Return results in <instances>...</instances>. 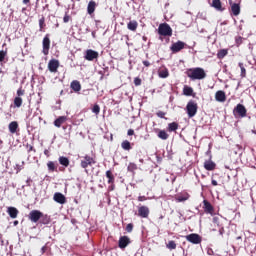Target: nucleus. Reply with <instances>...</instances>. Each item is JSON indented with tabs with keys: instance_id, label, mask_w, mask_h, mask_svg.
Wrapping results in <instances>:
<instances>
[{
	"instance_id": "5",
	"label": "nucleus",
	"mask_w": 256,
	"mask_h": 256,
	"mask_svg": "<svg viewBox=\"0 0 256 256\" xmlns=\"http://www.w3.org/2000/svg\"><path fill=\"white\" fill-rule=\"evenodd\" d=\"M199 107L197 106V102L190 100L186 105V113L188 117L191 119L197 115V109Z\"/></svg>"
},
{
	"instance_id": "50",
	"label": "nucleus",
	"mask_w": 256,
	"mask_h": 256,
	"mask_svg": "<svg viewBox=\"0 0 256 256\" xmlns=\"http://www.w3.org/2000/svg\"><path fill=\"white\" fill-rule=\"evenodd\" d=\"M127 135L129 137H131L132 135H135V130L134 129H129L128 132H127Z\"/></svg>"
},
{
	"instance_id": "25",
	"label": "nucleus",
	"mask_w": 256,
	"mask_h": 256,
	"mask_svg": "<svg viewBox=\"0 0 256 256\" xmlns=\"http://www.w3.org/2000/svg\"><path fill=\"white\" fill-rule=\"evenodd\" d=\"M203 205H204L205 213H213V206L211 205V203L209 201L204 200Z\"/></svg>"
},
{
	"instance_id": "34",
	"label": "nucleus",
	"mask_w": 256,
	"mask_h": 256,
	"mask_svg": "<svg viewBox=\"0 0 256 256\" xmlns=\"http://www.w3.org/2000/svg\"><path fill=\"white\" fill-rule=\"evenodd\" d=\"M47 167H48V171H50L51 173H53V171L57 170V165H55V162H53V161H49L47 163Z\"/></svg>"
},
{
	"instance_id": "32",
	"label": "nucleus",
	"mask_w": 256,
	"mask_h": 256,
	"mask_svg": "<svg viewBox=\"0 0 256 256\" xmlns=\"http://www.w3.org/2000/svg\"><path fill=\"white\" fill-rule=\"evenodd\" d=\"M158 137H159V139H162L163 141H167V139H169V134H167V132L165 130H160L158 132Z\"/></svg>"
},
{
	"instance_id": "23",
	"label": "nucleus",
	"mask_w": 256,
	"mask_h": 256,
	"mask_svg": "<svg viewBox=\"0 0 256 256\" xmlns=\"http://www.w3.org/2000/svg\"><path fill=\"white\" fill-rule=\"evenodd\" d=\"M70 87L75 91V93H79V91H81V83L77 80L72 81Z\"/></svg>"
},
{
	"instance_id": "47",
	"label": "nucleus",
	"mask_w": 256,
	"mask_h": 256,
	"mask_svg": "<svg viewBox=\"0 0 256 256\" xmlns=\"http://www.w3.org/2000/svg\"><path fill=\"white\" fill-rule=\"evenodd\" d=\"M17 95H18V97H23V95H25V90H22L21 88H19L17 90Z\"/></svg>"
},
{
	"instance_id": "44",
	"label": "nucleus",
	"mask_w": 256,
	"mask_h": 256,
	"mask_svg": "<svg viewBox=\"0 0 256 256\" xmlns=\"http://www.w3.org/2000/svg\"><path fill=\"white\" fill-rule=\"evenodd\" d=\"M156 115H157V117H159L160 119H165L166 113L163 112V111H158V112L156 113Z\"/></svg>"
},
{
	"instance_id": "55",
	"label": "nucleus",
	"mask_w": 256,
	"mask_h": 256,
	"mask_svg": "<svg viewBox=\"0 0 256 256\" xmlns=\"http://www.w3.org/2000/svg\"><path fill=\"white\" fill-rule=\"evenodd\" d=\"M108 189H109L110 191H114V189H115V184H111V185L108 187Z\"/></svg>"
},
{
	"instance_id": "14",
	"label": "nucleus",
	"mask_w": 256,
	"mask_h": 256,
	"mask_svg": "<svg viewBox=\"0 0 256 256\" xmlns=\"http://www.w3.org/2000/svg\"><path fill=\"white\" fill-rule=\"evenodd\" d=\"M138 216L142 219H147L149 217V207L141 206L138 208Z\"/></svg>"
},
{
	"instance_id": "1",
	"label": "nucleus",
	"mask_w": 256,
	"mask_h": 256,
	"mask_svg": "<svg viewBox=\"0 0 256 256\" xmlns=\"http://www.w3.org/2000/svg\"><path fill=\"white\" fill-rule=\"evenodd\" d=\"M186 75L189 77V79H191V81H201V79H205V77H207L205 70L200 67L188 69L186 71Z\"/></svg>"
},
{
	"instance_id": "40",
	"label": "nucleus",
	"mask_w": 256,
	"mask_h": 256,
	"mask_svg": "<svg viewBox=\"0 0 256 256\" xmlns=\"http://www.w3.org/2000/svg\"><path fill=\"white\" fill-rule=\"evenodd\" d=\"M100 112H101V107H99L98 104H95L92 108V113H95V115H99Z\"/></svg>"
},
{
	"instance_id": "54",
	"label": "nucleus",
	"mask_w": 256,
	"mask_h": 256,
	"mask_svg": "<svg viewBox=\"0 0 256 256\" xmlns=\"http://www.w3.org/2000/svg\"><path fill=\"white\" fill-rule=\"evenodd\" d=\"M28 153H31L33 151V146L32 145H27Z\"/></svg>"
},
{
	"instance_id": "58",
	"label": "nucleus",
	"mask_w": 256,
	"mask_h": 256,
	"mask_svg": "<svg viewBox=\"0 0 256 256\" xmlns=\"http://www.w3.org/2000/svg\"><path fill=\"white\" fill-rule=\"evenodd\" d=\"M212 185H213L214 187H217V185H218L217 180H212Z\"/></svg>"
},
{
	"instance_id": "18",
	"label": "nucleus",
	"mask_w": 256,
	"mask_h": 256,
	"mask_svg": "<svg viewBox=\"0 0 256 256\" xmlns=\"http://www.w3.org/2000/svg\"><path fill=\"white\" fill-rule=\"evenodd\" d=\"M216 167H217V164H215L213 160H206L204 162V169H206V171H215Z\"/></svg>"
},
{
	"instance_id": "53",
	"label": "nucleus",
	"mask_w": 256,
	"mask_h": 256,
	"mask_svg": "<svg viewBox=\"0 0 256 256\" xmlns=\"http://www.w3.org/2000/svg\"><path fill=\"white\" fill-rule=\"evenodd\" d=\"M142 63L145 67H149L151 65V63L147 60H144Z\"/></svg>"
},
{
	"instance_id": "35",
	"label": "nucleus",
	"mask_w": 256,
	"mask_h": 256,
	"mask_svg": "<svg viewBox=\"0 0 256 256\" xmlns=\"http://www.w3.org/2000/svg\"><path fill=\"white\" fill-rule=\"evenodd\" d=\"M167 249H170V251H173V249H177V243H175V241L170 240L167 244H166Z\"/></svg>"
},
{
	"instance_id": "62",
	"label": "nucleus",
	"mask_w": 256,
	"mask_h": 256,
	"mask_svg": "<svg viewBox=\"0 0 256 256\" xmlns=\"http://www.w3.org/2000/svg\"><path fill=\"white\" fill-rule=\"evenodd\" d=\"M16 225H19V221L17 220L14 221V226L16 227Z\"/></svg>"
},
{
	"instance_id": "31",
	"label": "nucleus",
	"mask_w": 256,
	"mask_h": 256,
	"mask_svg": "<svg viewBox=\"0 0 256 256\" xmlns=\"http://www.w3.org/2000/svg\"><path fill=\"white\" fill-rule=\"evenodd\" d=\"M238 66L240 67V71H241L240 76L242 78L247 77V70L245 69V64H243V62H239Z\"/></svg>"
},
{
	"instance_id": "2",
	"label": "nucleus",
	"mask_w": 256,
	"mask_h": 256,
	"mask_svg": "<svg viewBox=\"0 0 256 256\" xmlns=\"http://www.w3.org/2000/svg\"><path fill=\"white\" fill-rule=\"evenodd\" d=\"M44 220L42 221V223L44 225H47V223H49V216L47 215H43V212L39 211V210H32L30 211L28 218L30 219V221L32 223H37L39 221V219L43 218Z\"/></svg>"
},
{
	"instance_id": "27",
	"label": "nucleus",
	"mask_w": 256,
	"mask_h": 256,
	"mask_svg": "<svg viewBox=\"0 0 256 256\" xmlns=\"http://www.w3.org/2000/svg\"><path fill=\"white\" fill-rule=\"evenodd\" d=\"M106 177L108 179L109 185H113V183H115V176L113 175V172H111V170L106 171Z\"/></svg>"
},
{
	"instance_id": "36",
	"label": "nucleus",
	"mask_w": 256,
	"mask_h": 256,
	"mask_svg": "<svg viewBox=\"0 0 256 256\" xmlns=\"http://www.w3.org/2000/svg\"><path fill=\"white\" fill-rule=\"evenodd\" d=\"M227 49H221V50H219L218 51V53H217V57H218V59H223V58H225L226 57V55H227Z\"/></svg>"
},
{
	"instance_id": "8",
	"label": "nucleus",
	"mask_w": 256,
	"mask_h": 256,
	"mask_svg": "<svg viewBox=\"0 0 256 256\" xmlns=\"http://www.w3.org/2000/svg\"><path fill=\"white\" fill-rule=\"evenodd\" d=\"M186 241L193 243V245H199V243L202 241V238L199 236V234L192 233L186 236Z\"/></svg>"
},
{
	"instance_id": "13",
	"label": "nucleus",
	"mask_w": 256,
	"mask_h": 256,
	"mask_svg": "<svg viewBox=\"0 0 256 256\" xmlns=\"http://www.w3.org/2000/svg\"><path fill=\"white\" fill-rule=\"evenodd\" d=\"M230 5H231V13L234 15V17H238V15L241 14V6L237 3H233L230 0Z\"/></svg>"
},
{
	"instance_id": "30",
	"label": "nucleus",
	"mask_w": 256,
	"mask_h": 256,
	"mask_svg": "<svg viewBox=\"0 0 256 256\" xmlns=\"http://www.w3.org/2000/svg\"><path fill=\"white\" fill-rule=\"evenodd\" d=\"M179 129V124L177 122H172L168 124V131L173 133V131H177Z\"/></svg>"
},
{
	"instance_id": "6",
	"label": "nucleus",
	"mask_w": 256,
	"mask_h": 256,
	"mask_svg": "<svg viewBox=\"0 0 256 256\" xmlns=\"http://www.w3.org/2000/svg\"><path fill=\"white\" fill-rule=\"evenodd\" d=\"M91 165H95V158L89 155H85L84 157H82V160H81L82 169H87V167Z\"/></svg>"
},
{
	"instance_id": "63",
	"label": "nucleus",
	"mask_w": 256,
	"mask_h": 256,
	"mask_svg": "<svg viewBox=\"0 0 256 256\" xmlns=\"http://www.w3.org/2000/svg\"><path fill=\"white\" fill-rule=\"evenodd\" d=\"M140 163H143V159H140Z\"/></svg>"
},
{
	"instance_id": "43",
	"label": "nucleus",
	"mask_w": 256,
	"mask_h": 256,
	"mask_svg": "<svg viewBox=\"0 0 256 256\" xmlns=\"http://www.w3.org/2000/svg\"><path fill=\"white\" fill-rule=\"evenodd\" d=\"M39 27H40V31H43V29L45 27V18L44 17L39 19Z\"/></svg>"
},
{
	"instance_id": "24",
	"label": "nucleus",
	"mask_w": 256,
	"mask_h": 256,
	"mask_svg": "<svg viewBox=\"0 0 256 256\" xmlns=\"http://www.w3.org/2000/svg\"><path fill=\"white\" fill-rule=\"evenodd\" d=\"M8 129L12 134L17 133V129H19V124L17 123V121H13L9 124Z\"/></svg>"
},
{
	"instance_id": "59",
	"label": "nucleus",
	"mask_w": 256,
	"mask_h": 256,
	"mask_svg": "<svg viewBox=\"0 0 256 256\" xmlns=\"http://www.w3.org/2000/svg\"><path fill=\"white\" fill-rule=\"evenodd\" d=\"M41 251H42V253H45V252L47 251V246H43V247L41 248Z\"/></svg>"
},
{
	"instance_id": "49",
	"label": "nucleus",
	"mask_w": 256,
	"mask_h": 256,
	"mask_svg": "<svg viewBox=\"0 0 256 256\" xmlns=\"http://www.w3.org/2000/svg\"><path fill=\"white\" fill-rule=\"evenodd\" d=\"M235 41H236L237 45H241V43H243V38L241 36H238V37H236Z\"/></svg>"
},
{
	"instance_id": "28",
	"label": "nucleus",
	"mask_w": 256,
	"mask_h": 256,
	"mask_svg": "<svg viewBox=\"0 0 256 256\" xmlns=\"http://www.w3.org/2000/svg\"><path fill=\"white\" fill-rule=\"evenodd\" d=\"M58 161H59L60 165H62V167H69V158H67L65 156H60L58 158Z\"/></svg>"
},
{
	"instance_id": "22",
	"label": "nucleus",
	"mask_w": 256,
	"mask_h": 256,
	"mask_svg": "<svg viewBox=\"0 0 256 256\" xmlns=\"http://www.w3.org/2000/svg\"><path fill=\"white\" fill-rule=\"evenodd\" d=\"M95 7H97V3H95V1L91 0L88 3V7H87V11L89 15H93V13H95Z\"/></svg>"
},
{
	"instance_id": "7",
	"label": "nucleus",
	"mask_w": 256,
	"mask_h": 256,
	"mask_svg": "<svg viewBox=\"0 0 256 256\" xmlns=\"http://www.w3.org/2000/svg\"><path fill=\"white\" fill-rule=\"evenodd\" d=\"M84 58L86 59V61H95V59H99V52L88 49L85 52Z\"/></svg>"
},
{
	"instance_id": "57",
	"label": "nucleus",
	"mask_w": 256,
	"mask_h": 256,
	"mask_svg": "<svg viewBox=\"0 0 256 256\" xmlns=\"http://www.w3.org/2000/svg\"><path fill=\"white\" fill-rule=\"evenodd\" d=\"M207 253H208V255H213V249L209 248V249L207 250Z\"/></svg>"
},
{
	"instance_id": "20",
	"label": "nucleus",
	"mask_w": 256,
	"mask_h": 256,
	"mask_svg": "<svg viewBox=\"0 0 256 256\" xmlns=\"http://www.w3.org/2000/svg\"><path fill=\"white\" fill-rule=\"evenodd\" d=\"M211 7L216 9V11H225V8H223V5L221 4V0H212Z\"/></svg>"
},
{
	"instance_id": "9",
	"label": "nucleus",
	"mask_w": 256,
	"mask_h": 256,
	"mask_svg": "<svg viewBox=\"0 0 256 256\" xmlns=\"http://www.w3.org/2000/svg\"><path fill=\"white\" fill-rule=\"evenodd\" d=\"M42 45H43V50H42L43 54L44 55H49V49L51 47V40L49 39V34H47L43 38Z\"/></svg>"
},
{
	"instance_id": "16",
	"label": "nucleus",
	"mask_w": 256,
	"mask_h": 256,
	"mask_svg": "<svg viewBox=\"0 0 256 256\" xmlns=\"http://www.w3.org/2000/svg\"><path fill=\"white\" fill-rule=\"evenodd\" d=\"M215 100L218 101V103H225V101L227 100L225 92L222 90L217 91L215 94Z\"/></svg>"
},
{
	"instance_id": "45",
	"label": "nucleus",
	"mask_w": 256,
	"mask_h": 256,
	"mask_svg": "<svg viewBox=\"0 0 256 256\" xmlns=\"http://www.w3.org/2000/svg\"><path fill=\"white\" fill-rule=\"evenodd\" d=\"M134 85L136 87H139V85H141V78L139 77L134 78Z\"/></svg>"
},
{
	"instance_id": "10",
	"label": "nucleus",
	"mask_w": 256,
	"mask_h": 256,
	"mask_svg": "<svg viewBox=\"0 0 256 256\" xmlns=\"http://www.w3.org/2000/svg\"><path fill=\"white\" fill-rule=\"evenodd\" d=\"M182 49H185V42L183 41H177L173 43L170 47L172 53H179V51H182Z\"/></svg>"
},
{
	"instance_id": "26",
	"label": "nucleus",
	"mask_w": 256,
	"mask_h": 256,
	"mask_svg": "<svg viewBox=\"0 0 256 256\" xmlns=\"http://www.w3.org/2000/svg\"><path fill=\"white\" fill-rule=\"evenodd\" d=\"M65 121H67V117H65V116H60V117H58L55 121H54V125H55V127H61V125L63 124V123H65Z\"/></svg>"
},
{
	"instance_id": "56",
	"label": "nucleus",
	"mask_w": 256,
	"mask_h": 256,
	"mask_svg": "<svg viewBox=\"0 0 256 256\" xmlns=\"http://www.w3.org/2000/svg\"><path fill=\"white\" fill-rule=\"evenodd\" d=\"M223 233H225V229H224V228H220V229H219V234H220V235H223Z\"/></svg>"
},
{
	"instance_id": "60",
	"label": "nucleus",
	"mask_w": 256,
	"mask_h": 256,
	"mask_svg": "<svg viewBox=\"0 0 256 256\" xmlns=\"http://www.w3.org/2000/svg\"><path fill=\"white\" fill-rule=\"evenodd\" d=\"M44 155H46V157H49V150H44Z\"/></svg>"
},
{
	"instance_id": "21",
	"label": "nucleus",
	"mask_w": 256,
	"mask_h": 256,
	"mask_svg": "<svg viewBox=\"0 0 256 256\" xmlns=\"http://www.w3.org/2000/svg\"><path fill=\"white\" fill-rule=\"evenodd\" d=\"M158 77H160V79H167V77H169V69L167 68H160L158 70Z\"/></svg>"
},
{
	"instance_id": "51",
	"label": "nucleus",
	"mask_w": 256,
	"mask_h": 256,
	"mask_svg": "<svg viewBox=\"0 0 256 256\" xmlns=\"http://www.w3.org/2000/svg\"><path fill=\"white\" fill-rule=\"evenodd\" d=\"M138 201H140V202L147 201V197L146 196H139Z\"/></svg>"
},
{
	"instance_id": "38",
	"label": "nucleus",
	"mask_w": 256,
	"mask_h": 256,
	"mask_svg": "<svg viewBox=\"0 0 256 256\" xmlns=\"http://www.w3.org/2000/svg\"><path fill=\"white\" fill-rule=\"evenodd\" d=\"M14 105L15 107H21L23 105V99L19 96H17L15 99H14Z\"/></svg>"
},
{
	"instance_id": "48",
	"label": "nucleus",
	"mask_w": 256,
	"mask_h": 256,
	"mask_svg": "<svg viewBox=\"0 0 256 256\" xmlns=\"http://www.w3.org/2000/svg\"><path fill=\"white\" fill-rule=\"evenodd\" d=\"M71 19V16L68 14H65L64 18H63V22L64 23H69V20Z\"/></svg>"
},
{
	"instance_id": "37",
	"label": "nucleus",
	"mask_w": 256,
	"mask_h": 256,
	"mask_svg": "<svg viewBox=\"0 0 256 256\" xmlns=\"http://www.w3.org/2000/svg\"><path fill=\"white\" fill-rule=\"evenodd\" d=\"M183 93H184V95L191 96V95H193V88H191L189 86H185L183 89Z\"/></svg>"
},
{
	"instance_id": "42",
	"label": "nucleus",
	"mask_w": 256,
	"mask_h": 256,
	"mask_svg": "<svg viewBox=\"0 0 256 256\" xmlns=\"http://www.w3.org/2000/svg\"><path fill=\"white\" fill-rule=\"evenodd\" d=\"M5 57H7V51H0V63H3L5 61Z\"/></svg>"
},
{
	"instance_id": "41",
	"label": "nucleus",
	"mask_w": 256,
	"mask_h": 256,
	"mask_svg": "<svg viewBox=\"0 0 256 256\" xmlns=\"http://www.w3.org/2000/svg\"><path fill=\"white\" fill-rule=\"evenodd\" d=\"M24 166H25V162H21V164H16L15 166V170H16V173H19L20 171H22V169H24Z\"/></svg>"
},
{
	"instance_id": "3",
	"label": "nucleus",
	"mask_w": 256,
	"mask_h": 256,
	"mask_svg": "<svg viewBox=\"0 0 256 256\" xmlns=\"http://www.w3.org/2000/svg\"><path fill=\"white\" fill-rule=\"evenodd\" d=\"M235 119H243L247 117V108L243 104H237L233 109Z\"/></svg>"
},
{
	"instance_id": "19",
	"label": "nucleus",
	"mask_w": 256,
	"mask_h": 256,
	"mask_svg": "<svg viewBox=\"0 0 256 256\" xmlns=\"http://www.w3.org/2000/svg\"><path fill=\"white\" fill-rule=\"evenodd\" d=\"M7 213L11 217V219H17V215H19V210L15 207H8Z\"/></svg>"
},
{
	"instance_id": "33",
	"label": "nucleus",
	"mask_w": 256,
	"mask_h": 256,
	"mask_svg": "<svg viewBox=\"0 0 256 256\" xmlns=\"http://www.w3.org/2000/svg\"><path fill=\"white\" fill-rule=\"evenodd\" d=\"M137 21L133 20L128 23V29L129 31H137Z\"/></svg>"
},
{
	"instance_id": "52",
	"label": "nucleus",
	"mask_w": 256,
	"mask_h": 256,
	"mask_svg": "<svg viewBox=\"0 0 256 256\" xmlns=\"http://www.w3.org/2000/svg\"><path fill=\"white\" fill-rule=\"evenodd\" d=\"M32 181H33V180H31V178H28V179L26 180V185H27V187H31Z\"/></svg>"
},
{
	"instance_id": "11",
	"label": "nucleus",
	"mask_w": 256,
	"mask_h": 256,
	"mask_svg": "<svg viewBox=\"0 0 256 256\" xmlns=\"http://www.w3.org/2000/svg\"><path fill=\"white\" fill-rule=\"evenodd\" d=\"M53 200L56 203H59L60 205H65V203H67V198L65 197V195H63L60 192H56L53 196Z\"/></svg>"
},
{
	"instance_id": "46",
	"label": "nucleus",
	"mask_w": 256,
	"mask_h": 256,
	"mask_svg": "<svg viewBox=\"0 0 256 256\" xmlns=\"http://www.w3.org/2000/svg\"><path fill=\"white\" fill-rule=\"evenodd\" d=\"M127 233H131L133 231V224L129 223L126 226Z\"/></svg>"
},
{
	"instance_id": "12",
	"label": "nucleus",
	"mask_w": 256,
	"mask_h": 256,
	"mask_svg": "<svg viewBox=\"0 0 256 256\" xmlns=\"http://www.w3.org/2000/svg\"><path fill=\"white\" fill-rule=\"evenodd\" d=\"M48 69L50 73H57V69H59V60H50L48 63Z\"/></svg>"
},
{
	"instance_id": "29",
	"label": "nucleus",
	"mask_w": 256,
	"mask_h": 256,
	"mask_svg": "<svg viewBox=\"0 0 256 256\" xmlns=\"http://www.w3.org/2000/svg\"><path fill=\"white\" fill-rule=\"evenodd\" d=\"M121 147L124 151H131V149H133L131 147V142H129L128 140H124L122 143H121Z\"/></svg>"
},
{
	"instance_id": "15",
	"label": "nucleus",
	"mask_w": 256,
	"mask_h": 256,
	"mask_svg": "<svg viewBox=\"0 0 256 256\" xmlns=\"http://www.w3.org/2000/svg\"><path fill=\"white\" fill-rule=\"evenodd\" d=\"M129 243H131V240L129 239V237L127 236H121L118 242V247L120 249H125V247H127V245H129Z\"/></svg>"
},
{
	"instance_id": "39",
	"label": "nucleus",
	"mask_w": 256,
	"mask_h": 256,
	"mask_svg": "<svg viewBox=\"0 0 256 256\" xmlns=\"http://www.w3.org/2000/svg\"><path fill=\"white\" fill-rule=\"evenodd\" d=\"M127 169L130 173H134L135 171H137V164L129 163Z\"/></svg>"
},
{
	"instance_id": "17",
	"label": "nucleus",
	"mask_w": 256,
	"mask_h": 256,
	"mask_svg": "<svg viewBox=\"0 0 256 256\" xmlns=\"http://www.w3.org/2000/svg\"><path fill=\"white\" fill-rule=\"evenodd\" d=\"M190 195L187 192H181L180 194H177L175 199L177 203H183L185 201H188Z\"/></svg>"
},
{
	"instance_id": "4",
	"label": "nucleus",
	"mask_w": 256,
	"mask_h": 256,
	"mask_svg": "<svg viewBox=\"0 0 256 256\" xmlns=\"http://www.w3.org/2000/svg\"><path fill=\"white\" fill-rule=\"evenodd\" d=\"M158 33L162 37H171L173 35V29H171V26L167 23H162L158 27Z\"/></svg>"
},
{
	"instance_id": "61",
	"label": "nucleus",
	"mask_w": 256,
	"mask_h": 256,
	"mask_svg": "<svg viewBox=\"0 0 256 256\" xmlns=\"http://www.w3.org/2000/svg\"><path fill=\"white\" fill-rule=\"evenodd\" d=\"M31 0H23L24 5H28V3H30Z\"/></svg>"
}]
</instances>
